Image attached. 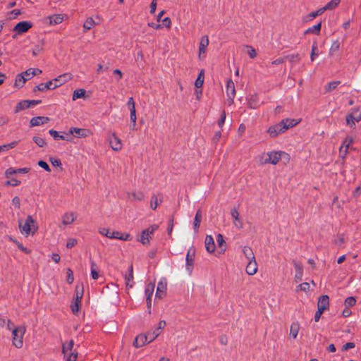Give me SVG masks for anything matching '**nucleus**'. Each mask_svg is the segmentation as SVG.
<instances>
[{
    "label": "nucleus",
    "instance_id": "obj_1",
    "mask_svg": "<svg viewBox=\"0 0 361 361\" xmlns=\"http://www.w3.org/2000/svg\"><path fill=\"white\" fill-rule=\"evenodd\" d=\"M290 159V155L283 151H271L267 152H262L257 157V162L261 164H273L276 165L279 160L286 164L289 163Z\"/></svg>",
    "mask_w": 361,
    "mask_h": 361
},
{
    "label": "nucleus",
    "instance_id": "obj_2",
    "mask_svg": "<svg viewBox=\"0 0 361 361\" xmlns=\"http://www.w3.org/2000/svg\"><path fill=\"white\" fill-rule=\"evenodd\" d=\"M73 78V75L70 73H66L59 75L56 78L45 83H41L35 88V90L44 92L48 90H54L63 84L67 82Z\"/></svg>",
    "mask_w": 361,
    "mask_h": 361
},
{
    "label": "nucleus",
    "instance_id": "obj_3",
    "mask_svg": "<svg viewBox=\"0 0 361 361\" xmlns=\"http://www.w3.org/2000/svg\"><path fill=\"white\" fill-rule=\"evenodd\" d=\"M300 121L291 118L283 119L280 123L270 126L267 130V133L271 137H275L283 133L288 129L295 126L299 123Z\"/></svg>",
    "mask_w": 361,
    "mask_h": 361
},
{
    "label": "nucleus",
    "instance_id": "obj_4",
    "mask_svg": "<svg viewBox=\"0 0 361 361\" xmlns=\"http://www.w3.org/2000/svg\"><path fill=\"white\" fill-rule=\"evenodd\" d=\"M7 329L12 332V343L18 348L23 345V336L25 333V327L23 326H14L10 320L7 321Z\"/></svg>",
    "mask_w": 361,
    "mask_h": 361
},
{
    "label": "nucleus",
    "instance_id": "obj_5",
    "mask_svg": "<svg viewBox=\"0 0 361 361\" xmlns=\"http://www.w3.org/2000/svg\"><path fill=\"white\" fill-rule=\"evenodd\" d=\"M19 228L22 235L27 237L33 235L37 231L38 227L35 221L31 216H27L25 219H19Z\"/></svg>",
    "mask_w": 361,
    "mask_h": 361
},
{
    "label": "nucleus",
    "instance_id": "obj_6",
    "mask_svg": "<svg viewBox=\"0 0 361 361\" xmlns=\"http://www.w3.org/2000/svg\"><path fill=\"white\" fill-rule=\"evenodd\" d=\"M361 121V109L360 108L353 109L345 117L346 126L354 128L357 123Z\"/></svg>",
    "mask_w": 361,
    "mask_h": 361
},
{
    "label": "nucleus",
    "instance_id": "obj_7",
    "mask_svg": "<svg viewBox=\"0 0 361 361\" xmlns=\"http://www.w3.org/2000/svg\"><path fill=\"white\" fill-rule=\"evenodd\" d=\"M166 323L164 320H161L157 325L149 330L146 334L149 338L148 343L154 341L159 335L161 334L162 331L165 328Z\"/></svg>",
    "mask_w": 361,
    "mask_h": 361
},
{
    "label": "nucleus",
    "instance_id": "obj_8",
    "mask_svg": "<svg viewBox=\"0 0 361 361\" xmlns=\"http://www.w3.org/2000/svg\"><path fill=\"white\" fill-rule=\"evenodd\" d=\"M157 228L158 226L154 224L143 230L140 235L137 238V240L144 245H148L154 235V233Z\"/></svg>",
    "mask_w": 361,
    "mask_h": 361
},
{
    "label": "nucleus",
    "instance_id": "obj_9",
    "mask_svg": "<svg viewBox=\"0 0 361 361\" xmlns=\"http://www.w3.org/2000/svg\"><path fill=\"white\" fill-rule=\"evenodd\" d=\"M107 140L110 147L116 152L121 151L123 147L121 140L117 136L116 133H109L107 135Z\"/></svg>",
    "mask_w": 361,
    "mask_h": 361
},
{
    "label": "nucleus",
    "instance_id": "obj_10",
    "mask_svg": "<svg viewBox=\"0 0 361 361\" xmlns=\"http://www.w3.org/2000/svg\"><path fill=\"white\" fill-rule=\"evenodd\" d=\"M77 214L72 211H67L61 217V226L63 227L71 226L76 220Z\"/></svg>",
    "mask_w": 361,
    "mask_h": 361
},
{
    "label": "nucleus",
    "instance_id": "obj_11",
    "mask_svg": "<svg viewBox=\"0 0 361 361\" xmlns=\"http://www.w3.org/2000/svg\"><path fill=\"white\" fill-rule=\"evenodd\" d=\"M209 44V40L208 36L204 35L201 37L198 47V58L200 60H203L205 58Z\"/></svg>",
    "mask_w": 361,
    "mask_h": 361
},
{
    "label": "nucleus",
    "instance_id": "obj_12",
    "mask_svg": "<svg viewBox=\"0 0 361 361\" xmlns=\"http://www.w3.org/2000/svg\"><path fill=\"white\" fill-rule=\"evenodd\" d=\"M166 290L167 280L166 278H161L157 284L155 298L159 299L164 298L166 295Z\"/></svg>",
    "mask_w": 361,
    "mask_h": 361
},
{
    "label": "nucleus",
    "instance_id": "obj_13",
    "mask_svg": "<svg viewBox=\"0 0 361 361\" xmlns=\"http://www.w3.org/2000/svg\"><path fill=\"white\" fill-rule=\"evenodd\" d=\"M74 341L73 340L68 341L63 344V354L64 359L67 358V357H71V355H74L78 353V352L73 349Z\"/></svg>",
    "mask_w": 361,
    "mask_h": 361
},
{
    "label": "nucleus",
    "instance_id": "obj_14",
    "mask_svg": "<svg viewBox=\"0 0 361 361\" xmlns=\"http://www.w3.org/2000/svg\"><path fill=\"white\" fill-rule=\"evenodd\" d=\"M353 141H354L353 138L350 136L346 137L343 140L342 145L339 149V155L343 159H344L346 157V155L348 154V150L349 147L353 145Z\"/></svg>",
    "mask_w": 361,
    "mask_h": 361
},
{
    "label": "nucleus",
    "instance_id": "obj_15",
    "mask_svg": "<svg viewBox=\"0 0 361 361\" xmlns=\"http://www.w3.org/2000/svg\"><path fill=\"white\" fill-rule=\"evenodd\" d=\"M226 92L228 99L230 100V104H231L235 96V88L233 81L231 79L227 80Z\"/></svg>",
    "mask_w": 361,
    "mask_h": 361
},
{
    "label": "nucleus",
    "instance_id": "obj_16",
    "mask_svg": "<svg viewBox=\"0 0 361 361\" xmlns=\"http://www.w3.org/2000/svg\"><path fill=\"white\" fill-rule=\"evenodd\" d=\"M231 215L233 220V225L236 228L241 229L243 228V222L237 209L233 208L231 210Z\"/></svg>",
    "mask_w": 361,
    "mask_h": 361
},
{
    "label": "nucleus",
    "instance_id": "obj_17",
    "mask_svg": "<svg viewBox=\"0 0 361 361\" xmlns=\"http://www.w3.org/2000/svg\"><path fill=\"white\" fill-rule=\"evenodd\" d=\"M69 134L75 137H85L90 135V130L85 128H71L69 130Z\"/></svg>",
    "mask_w": 361,
    "mask_h": 361
},
{
    "label": "nucleus",
    "instance_id": "obj_18",
    "mask_svg": "<svg viewBox=\"0 0 361 361\" xmlns=\"http://www.w3.org/2000/svg\"><path fill=\"white\" fill-rule=\"evenodd\" d=\"M32 27V23L29 21H22L18 23L13 30L18 34H23L27 32Z\"/></svg>",
    "mask_w": 361,
    "mask_h": 361
},
{
    "label": "nucleus",
    "instance_id": "obj_19",
    "mask_svg": "<svg viewBox=\"0 0 361 361\" xmlns=\"http://www.w3.org/2000/svg\"><path fill=\"white\" fill-rule=\"evenodd\" d=\"M148 341L149 338L147 336V334H140L135 337L133 342V345L138 348L145 345L147 343H149Z\"/></svg>",
    "mask_w": 361,
    "mask_h": 361
},
{
    "label": "nucleus",
    "instance_id": "obj_20",
    "mask_svg": "<svg viewBox=\"0 0 361 361\" xmlns=\"http://www.w3.org/2000/svg\"><path fill=\"white\" fill-rule=\"evenodd\" d=\"M194 257H195V250L192 248L189 249L187 252V255H186L185 266H186V269L188 271V272L190 274L192 272Z\"/></svg>",
    "mask_w": 361,
    "mask_h": 361
},
{
    "label": "nucleus",
    "instance_id": "obj_21",
    "mask_svg": "<svg viewBox=\"0 0 361 361\" xmlns=\"http://www.w3.org/2000/svg\"><path fill=\"white\" fill-rule=\"evenodd\" d=\"M204 245L207 252L214 253L216 249L214 240L211 235H207L204 240Z\"/></svg>",
    "mask_w": 361,
    "mask_h": 361
},
{
    "label": "nucleus",
    "instance_id": "obj_22",
    "mask_svg": "<svg viewBox=\"0 0 361 361\" xmlns=\"http://www.w3.org/2000/svg\"><path fill=\"white\" fill-rule=\"evenodd\" d=\"M257 263L255 260V259L248 260V263L246 267V273L248 275L253 276L255 275L257 271Z\"/></svg>",
    "mask_w": 361,
    "mask_h": 361
},
{
    "label": "nucleus",
    "instance_id": "obj_23",
    "mask_svg": "<svg viewBox=\"0 0 361 361\" xmlns=\"http://www.w3.org/2000/svg\"><path fill=\"white\" fill-rule=\"evenodd\" d=\"M154 290V283H149L146 288H145V295L147 298V304L148 308L151 307L152 304V296L153 295Z\"/></svg>",
    "mask_w": 361,
    "mask_h": 361
},
{
    "label": "nucleus",
    "instance_id": "obj_24",
    "mask_svg": "<svg viewBox=\"0 0 361 361\" xmlns=\"http://www.w3.org/2000/svg\"><path fill=\"white\" fill-rule=\"evenodd\" d=\"M127 105L128 106V107L130 109V121L132 123H135L136 122L137 117H136L135 102H134L133 97L129 98V99L127 102Z\"/></svg>",
    "mask_w": 361,
    "mask_h": 361
},
{
    "label": "nucleus",
    "instance_id": "obj_25",
    "mask_svg": "<svg viewBox=\"0 0 361 361\" xmlns=\"http://www.w3.org/2000/svg\"><path fill=\"white\" fill-rule=\"evenodd\" d=\"M300 329V325L298 322H294L291 324L290 327L289 338L295 339L298 335Z\"/></svg>",
    "mask_w": 361,
    "mask_h": 361
},
{
    "label": "nucleus",
    "instance_id": "obj_26",
    "mask_svg": "<svg viewBox=\"0 0 361 361\" xmlns=\"http://www.w3.org/2000/svg\"><path fill=\"white\" fill-rule=\"evenodd\" d=\"M49 121V118L46 116H37L34 117L30 120L31 126H37L47 123Z\"/></svg>",
    "mask_w": 361,
    "mask_h": 361
},
{
    "label": "nucleus",
    "instance_id": "obj_27",
    "mask_svg": "<svg viewBox=\"0 0 361 361\" xmlns=\"http://www.w3.org/2000/svg\"><path fill=\"white\" fill-rule=\"evenodd\" d=\"M329 305V299L327 295H323L322 296L318 301L317 303V309L324 311L326 309L328 308Z\"/></svg>",
    "mask_w": 361,
    "mask_h": 361
},
{
    "label": "nucleus",
    "instance_id": "obj_28",
    "mask_svg": "<svg viewBox=\"0 0 361 361\" xmlns=\"http://www.w3.org/2000/svg\"><path fill=\"white\" fill-rule=\"evenodd\" d=\"M29 171H30L29 168H21L19 169L9 168L5 171V175L6 177H9L10 176L16 174L17 173H28Z\"/></svg>",
    "mask_w": 361,
    "mask_h": 361
},
{
    "label": "nucleus",
    "instance_id": "obj_29",
    "mask_svg": "<svg viewBox=\"0 0 361 361\" xmlns=\"http://www.w3.org/2000/svg\"><path fill=\"white\" fill-rule=\"evenodd\" d=\"M125 281L127 288H132L133 286V274L132 265L129 267V272L125 275Z\"/></svg>",
    "mask_w": 361,
    "mask_h": 361
},
{
    "label": "nucleus",
    "instance_id": "obj_30",
    "mask_svg": "<svg viewBox=\"0 0 361 361\" xmlns=\"http://www.w3.org/2000/svg\"><path fill=\"white\" fill-rule=\"evenodd\" d=\"M49 24L51 25L61 23L63 20V16L61 14H55L49 16Z\"/></svg>",
    "mask_w": 361,
    "mask_h": 361
},
{
    "label": "nucleus",
    "instance_id": "obj_31",
    "mask_svg": "<svg viewBox=\"0 0 361 361\" xmlns=\"http://www.w3.org/2000/svg\"><path fill=\"white\" fill-rule=\"evenodd\" d=\"M128 199L131 201H141L144 199V194L140 191H134L128 194Z\"/></svg>",
    "mask_w": 361,
    "mask_h": 361
},
{
    "label": "nucleus",
    "instance_id": "obj_32",
    "mask_svg": "<svg viewBox=\"0 0 361 361\" xmlns=\"http://www.w3.org/2000/svg\"><path fill=\"white\" fill-rule=\"evenodd\" d=\"M27 78H25L21 73L18 74L15 79L14 87L17 88H21L26 82Z\"/></svg>",
    "mask_w": 361,
    "mask_h": 361
},
{
    "label": "nucleus",
    "instance_id": "obj_33",
    "mask_svg": "<svg viewBox=\"0 0 361 361\" xmlns=\"http://www.w3.org/2000/svg\"><path fill=\"white\" fill-rule=\"evenodd\" d=\"M295 269V279L298 281H301L303 276V269L301 264L299 263H295L294 264Z\"/></svg>",
    "mask_w": 361,
    "mask_h": 361
},
{
    "label": "nucleus",
    "instance_id": "obj_34",
    "mask_svg": "<svg viewBox=\"0 0 361 361\" xmlns=\"http://www.w3.org/2000/svg\"><path fill=\"white\" fill-rule=\"evenodd\" d=\"M86 98V91L84 89H78L73 92V100L75 101L78 99H85Z\"/></svg>",
    "mask_w": 361,
    "mask_h": 361
},
{
    "label": "nucleus",
    "instance_id": "obj_35",
    "mask_svg": "<svg viewBox=\"0 0 361 361\" xmlns=\"http://www.w3.org/2000/svg\"><path fill=\"white\" fill-rule=\"evenodd\" d=\"M83 286L82 285H80V286H76L75 287V296L74 298V301H76V302H81V300L82 298V296H83Z\"/></svg>",
    "mask_w": 361,
    "mask_h": 361
},
{
    "label": "nucleus",
    "instance_id": "obj_36",
    "mask_svg": "<svg viewBox=\"0 0 361 361\" xmlns=\"http://www.w3.org/2000/svg\"><path fill=\"white\" fill-rule=\"evenodd\" d=\"M243 252L247 260L255 259L254 252L251 247L248 246L243 247Z\"/></svg>",
    "mask_w": 361,
    "mask_h": 361
},
{
    "label": "nucleus",
    "instance_id": "obj_37",
    "mask_svg": "<svg viewBox=\"0 0 361 361\" xmlns=\"http://www.w3.org/2000/svg\"><path fill=\"white\" fill-rule=\"evenodd\" d=\"M30 107V102L28 100H23L20 102L16 106L15 111L16 113H18L24 109H28Z\"/></svg>",
    "mask_w": 361,
    "mask_h": 361
},
{
    "label": "nucleus",
    "instance_id": "obj_38",
    "mask_svg": "<svg viewBox=\"0 0 361 361\" xmlns=\"http://www.w3.org/2000/svg\"><path fill=\"white\" fill-rule=\"evenodd\" d=\"M204 70H201V71L200 72L195 82V86L198 89V88H200L203 83H204Z\"/></svg>",
    "mask_w": 361,
    "mask_h": 361
},
{
    "label": "nucleus",
    "instance_id": "obj_39",
    "mask_svg": "<svg viewBox=\"0 0 361 361\" xmlns=\"http://www.w3.org/2000/svg\"><path fill=\"white\" fill-rule=\"evenodd\" d=\"M216 242L219 247L221 249V252H224L226 248V242L224 239L223 235L221 233H219L216 236Z\"/></svg>",
    "mask_w": 361,
    "mask_h": 361
},
{
    "label": "nucleus",
    "instance_id": "obj_40",
    "mask_svg": "<svg viewBox=\"0 0 361 361\" xmlns=\"http://www.w3.org/2000/svg\"><path fill=\"white\" fill-rule=\"evenodd\" d=\"M96 25V23L94 19L91 17L87 18L83 24V28L85 30H89Z\"/></svg>",
    "mask_w": 361,
    "mask_h": 361
},
{
    "label": "nucleus",
    "instance_id": "obj_41",
    "mask_svg": "<svg viewBox=\"0 0 361 361\" xmlns=\"http://www.w3.org/2000/svg\"><path fill=\"white\" fill-rule=\"evenodd\" d=\"M259 104V99L257 95H252L248 99V105L251 109H255Z\"/></svg>",
    "mask_w": 361,
    "mask_h": 361
},
{
    "label": "nucleus",
    "instance_id": "obj_42",
    "mask_svg": "<svg viewBox=\"0 0 361 361\" xmlns=\"http://www.w3.org/2000/svg\"><path fill=\"white\" fill-rule=\"evenodd\" d=\"M201 219H202L201 212L200 210H198L195 216L194 223H193V228L195 231H197L200 227Z\"/></svg>",
    "mask_w": 361,
    "mask_h": 361
},
{
    "label": "nucleus",
    "instance_id": "obj_43",
    "mask_svg": "<svg viewBox=\"0 0 361 361\" xmlns=\"http://www.w3.org/2000/svg\"><path fill=\"white\" fill-rule=\"evenodd\" d=\"M321 26H322V23H319L318 24H317L311 27H309L305 31V34L314 33V34L319 35L320 30H321Z\"/></svg>",
    "mask_w": 361,
    "mask_h": 361
},
{
    "label": "nucleus",
    "instance_id": "obj_44",
    "mask_svg": "<svg viewBox=\"0 0 361 361\" xmlns=\"http://www.w3.org/2000/svg\"><path fill=\"white\" fill-rule=\"evenodd\" d=\"M44 42L42 41L40 43L36 44L32 51V54L34 56H37L39 53L42 52L43 50H44Z\"/></svg>",
    "mask_w": 361,
    "mask_h": 361
},
{
    "label": "nucleus",
    "instance_id": "obj_45",
    "mask_svg": "<svg viewBox=\"0 0 361 361\" xmlns=\"http://www.w3.org/2000/svg\"><path fill=\"white\" fill-rule=\"evenodd\" d=\"M161 202V200L160 198H159L157 196L154 195L152 197V199H151L150 207L152 209L155 210Z\"/></svg>",
    "mask_w": 361,
    "mask_h": 361
},
{
    "label": "nucleus",
    "instance_id": "obj_46",
    "mask_svg": "<svg viewBox=\"0 0 361 361\" xmlns=\"http://www.w3.org/2000/svg\"><path fill=\"white\" fill-rule=\"evenodd\" d=\"M91 276L94 280L99 278V271L94 262H91Z\"/></svg>",
    "mask_w": 361,
    "mask_h": 361
},
{
    "label": "nucleus",
    "instance_id": "obj_47",
    "mask_svg": "<svg viewBox=\"0 0 361 361\" xmlns=\"http://www.w3.org/2000/svg\"><path fill=\"white\" fill-rule=\"evenodd\" d=\"M99 233L104 235V236H106L109 238H113V235H112V231H111L109 228H99Z\"/></svg>",
    "mask_w": 361,
    "mask_h": 361
},
{
    "label": "nucleus",
    "instance_id": "obj_48",
    "mask_svg": "<svg viewBox=\"0 0 361 361\" xmlns=\"http://www.w3.org/2000/svg\"><path fill=\"white\" fill-rule=\"evenodd\" d=\"M10 240L12 242H13L17 245L18 249L20 250L22 252H25L26 254H30L31 252V250L30 249L24 247L23 245L21 244L20 243H19L18 241L13 239L12 238H10Z\"/></svg>",
    "mask_w": 361,
    "mask_h": 361
},
{
    "label": "nucleus",
    "instance_id": "obj_49",
    "mask_svg": "<svg viewBox=\"0 0 361 361\" xmlns=\"http://www.w3.org/2000/svg\"><path fill=\"white\" fill-rule=\"evenodd\" d=\"M310 289V284L309 283L305 282L300 285H298L296 288V291H304L308 292Z\"/></svg>",
    "mask_w": 361,
    "mask_h": 361
},
{
    "label": "nucleus",
    "instance_id": "obj_50",
    "mask_svg": "<svg viewBox=\"0 0 361 361\" xmlns=\"http://www.w3.org/2000/svg\"><path fill=\"white\" fill-rule=\"evenodd\" d=\"M244 48L246 49L247 54L251 59H255L257 56L256 50L252 47L246 45Z\"/></svg>",
    "mask_w": 361,
    "mask_h": 361
},
{
    "label": "nucleus",
    "instance_id": "obj_51",
    "mask_svg": "<svg viewBox=\"0 0 361 361\" xmlns=\"http://www.w3.org/2000/svg\"><path fill=\"white\" fill-rule=\"evenodd\" d=\"M341 0H331L329 2H328L325 6L327 10H334L338 6Z\"/></svg>",
    "mask_w": 361,
    "mask_h": 361
},
{
    "label": "nucleus",
    "instance_id": "obj_52",
    "mask_svg": "<svg viewBox=\"0 0 361 361\" xmlns=\"http://www.w3.org/2000/svg\"><path fill=\"white\" fill-rule=\"evenodd\" d=\"M339 84H340V81H338V80L330 82L329 83H328L326 85V86L325 87V89L328 92L332 91V90H335Z\"/></svg>",
    "mask_w": 361,
    "mask_h": 361
},
{
    "label": "nucleus",
    "instance_id": "obj_53",
    "mask_svg": "<svg viewBox=\"0 0 361 361\" xmlns=\"http://www.w3.org/2000/svg\"><path fill=\"white\" fill-rule=\"evenodd\" d=\"M49 133L55 140L61 139V140H67V141H70L71 140V139H66L65 137V136L59 135V133L56 130H50L49 131Z\"/></svg>",
    "mask_w": 361,
    "mask_h": 361
},
{
    "label": "nucleus",
    "instance_id": "obj_54",
    "mask_svg": "<svg viewBox=\"0 0 361 361\" xmlns=\"http://www.w3.org/2000/svg\"><path fill=\"white\" fill-rule=\"evenodd\" d=\"M33 140L40 147H44L47 144L45 140L40 137L35 136L33 137Z\"/></svg>",
    "mask_w": 361,
    "mask_h": 361
},
{
    "label": "nucleus",
    "instance_id": "obj_55",
    "mask_svg": "<svg viewBox=\"0 0 361 361\" xmlns=\"http://www.w3.org/2000/svg\"><path fill=\"white\" fill-rule=\"evenodd\" d=\"M81 302L73 301L71 305V310L73 314H77L79 312Z\"/></svg>",
    "mask_w": 361,
    "mask_h": 361
},
{
    "label": "nucleus",
    "instance_id": "obj_56",
    "mask_svg": "<svg viewBox=\"0 0 361 361\" xmlns=\"http://www.w3.org/2000/svg\"><path fill=\"white\" fill-rule=\"evenodd\" d=\"M78 243V240L73 238H68L66 243V247L71 249Z\"/></svg>",
    "mask_w": 361,
    "mask_h": 361
},
{
    "label": "nucleus",
    "instance_id": "obj_57",
    "mask_svg": "<svg viewBox=\"0 0 361 361\" xmlns=\"http://www.w3.org/2000/svg\"><path fill=\"white\" fill-rule=\"evenodd\" d=\"M356 302L355 298L348 297L345 300V305L346 307H353Z\"/></svg>",
    "mask_w": 361,
    "mask_h": 361
},
{
    "label": "nucleus",
    "instance_id": "obj_58",
    "mask_svg": "<svg viewBox=\"0 0 361 361\" xmlns=\"http://www.w3.org/2000/svg\"><path fill=\"white\" fill-rule=\"evenodd\" d=\"M66 281H67V282L69 284H71L73 282V281H74V277H73V271L70 269H67V279H66Z\"/></svg>",
    "mask_w": 361,
    "mask_h": 361
},
{
    "label": "nucleus",
    "instance_id": "obj_59",
    "mask_svg": "<svg viewBox=\"0 0 361 361\" xmlns=\"http://www.w3.org/2000/svg\"><path fill=\"white\" fill-rule=\"evenodd\" d=\"M21 75H23L25 78H27V80H30L33 77L31 68H28L25 71L21 73Z\"/></svg>",
    "mask_w": 361,
    "mask_h": 361
},
{
    "label": "nucleus",
    "instance_id": "obj_60",
    "mask_svg": "<svg viewBox=\"0 0 361 361\" xmlns=\"http://www.w3.org/2000/svg\"><path fill=\"white\" fill-rule=\"evenodd\" d=\"M38 165L41 168L44 169L46 171L49 172L51 171V169H50L49 165L47 164V163L44 161H38Z\"/></svg>",
    "mask_w": 361,
    "mask_h": 361
},
{
    "label": "nucleus",
    "instance_id": "obj_61",
    "mask_svg": "<svg viewBox=\"0 0 361 361\" xmlns=\"http://www.w3.org/2000/svg\"><path fill=\"white\" fill-rule=\"evenodd\" d=\"M317 49V45L316 43H314L312 47V53H311V56H310L311 61H314V57L316 56H317V53L316 52Z\"/></svg>",
    "mask_w": 361,
    "mask_h": 361
},
{
    "label": "nucleus",
    "instance_id": "obj_62",
    "mask_svg": "<svg viewBox=\"0 0 361 361\" xmlns=\"http://www.w3.org/2000/svg\"><path fill=\"white\" fill-rule=\"evenodd\" d=\"M20 184V181L17 179H12L11 180H8L5 183V185H12V186H17Z\"/></svg>",
    "mask_w": 361,
    "mask_h": 361
},
{
    "label": "nucleus",
    "instance_id": "obj_63",
    "mask_svg": "<svg viewBox=\"0 0 361 361\" xmlns=\"http://www.w3.org/2000/svg\"><path fill=\"white\" fill-rule=\"evenodd\" d=\"M12 204L16 207V208H20V200L18 197H14L12 200Z\"/></svg>",
    "mask_w": 361,
    "mask_h": 361
},
{
    "label": "nucleus",
    "instance_id": "obj_64",
    "mask_svg": "<svg viewBox=\"0 0 361 361\" xmlns=\"http://www.w3.org/2000/svg\"><path fill=\"white\" fill-rule=\"evenodd\" d=\"M317 16V13L315 11H313V12H311L310 13H309L305 18V21H310V20H312L313 18H316Z\"/></svg>",
    "mask_w": 361,
    "mask_h": 361
}]
</instances>
